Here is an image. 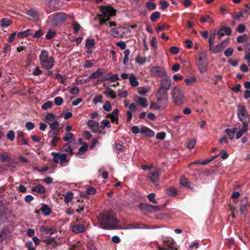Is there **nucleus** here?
<instances>
[{
  "instance_id": "3",
  "label": "nucleus",
  "mask_w": 250,
  "mask_h": 250,
  "mask_svg": "<svg viewBox=\"0 0 250 250\" xmlns=\"http://www.w3.org/2000/svg\"><path fill=\"white\" fill-rule=\"evenodd\" d=\"M100 10L102 14L99 15L100 25L107 24L110 17L114 16L116 14V10L110 6H102Z\"/></svg>"
},
{
  "instance_id": "17",
  "label": "nucleus",
  "mask_w": 250,
  "mask_h": 250,
  "mask_svg": "<svg viewBox=\"0 0 250 250\" xmlns=\"http://www.w3.org/2000/svg\"><path fill=\"white\" fill-rule=\"evenodd\" d=\"M208 65V61L204 62H198L197 66L200 72L201 73L206 72L207 71Z\"/></svg>"
},
{
  "instance_id": "4",
  "label": "nucleus",
  "mask_w": 250,
  "mask_h": 250,
  "mask_svg": "<svg viewBox=\"0 0 250 250\" xmlns=\"http://www.w3.org/2000/svg\"><path fill=\"white\" fill-rule=\"evenodd\" d=\"M168 91L159 87L157 90L156 94L157 101L158 102H162L164 106L163 108H165L168 104Z\"/></svg>"
},
{
  "instance_id": "18",
  "label": "nucleus",
  "mask_w": 250,
  "mask_h": 250,
  "mask_svg": "<svg viewBox=\"0 0 250 250\" xmlns=\"http://www.w3.org/2000/svg\"><path fill=\"white\" fill-rule=\"evenodd\" d=\"M72 230L76 233L84 232L86 230L85 227L80 224H75L72 227Z\"/></svg>"
},
{
  "instance_id": "12",
  "label": "nucleus",
  "mask_w": 250,
  "mask_h": 250,
  "mask_svg": "<svg viewBox=\"0 0 250 250\" xmlns=\"http://www.w3.org/2000/svg\"><path fill=\"white\" fill-rule=\"evenodd\" d=\"M171 85V79L166 75L165 77L161 81L160 87L161 88L168 90Z\"/></svg>"
},
{
  "instance_id": "62",
  "label": "nucleus",
  "mask_w": 250,
  "mask_h": 250,
  "mask_svg": "<svg viewBox=\"0 0 250 250\" xmlns=\"http://www.w3.org/2000/svg\"><path fill=\"white\" fill-rule=\"evenodd\" d=\"M158 250H177V249L172 244H170L167 248L159 247Z\"/></svg>"
},
{
  "instance_id": "8",
  "label": "nucleus",
  "mask_w": 250,
  "mask_h": 250,
  "mask_svg": "<svg viewBox=\"0 0 250 250\" xmlns=\"http://www.w3.org/2000/svg\"><path fill=\"white\" fill-rule=\"evenodd\" d=\"M150 73L152 75L156 77L162 78L166 75V72L164 69L159 66L152 67L150 69Z\"/></svg>"
},
{
  "instance_id": "7",
  "label": "nucleus",
  "mask_w": 250,
  "mask_h": 250,
  "mask_svg": "<svg viewBox=\"0 0 250 250\" xmlns=\"http://www.w3.org/2000/svg\"><path fill=\"white\" fill-rule=\"evenodd\" d=\"M237 115L239 120L241 122H249L250 115L244 105L241 106L240 108L238 109Z\"/></svg>"
},
{
  "instance_id": "37",
  "label": "nucleus",
  "mask_w": 250,
  "mask_h": 250,
  "mask_svg": "<svg viewBox=\"0 0 250 250\" xmlns=\"http://www.w3.org/2000/svg\"><path fill=\"white\" fill-rule=\"evenodd\" d=\"M11 158L10 156L6 152H3L0 155V160L3 163L7 162Z\"/></svg>"
},
{
  "instance_id": "19",
  "label": "nucleus",
  "mask_w": 250,
  "mask_h": 250,
  "mask_svg": "<svg viewBox=\"0 0 250 250\" xmlns=\"http://www.w3.org/2000/svg\"><path fill=\"white\" fill-rule=\"evenodd\" d=\"M118 112L119 110L116 108L114 109L113 112L111 113L108 114L106 115V117L110 118L111 120L112 123L117 122L118 120Z\"/></svg>"
},
{
  "instance_id": "54",
  "label": "nucleus",
  "mask_w": 250,
  "mask_h": 250,
  "mask_svg": "<svg viewBox=\"0 0 250 250\" xmlns=\"http://www.w3.org/2000/svg\"><path fill=\"white\" fill-rule=\"evenodd\" d=\"M243 123V126L241 127V128L240 129V131H241L243 133L247 132L248 130V125H249V122H242Z\"/></svg>"
},
{
  "instance_id": "38",
  "label": "nucleus",
  "mask_w": 250,
  "mask_h": 250,
  "mask_svg": "<svg viewBox=\"0 0 250 250\" xmlns=\"http://www.w3.org/2000/svg\"><path fill=\"white\" fill-rule=\"evenodd\" d=\"M161 14L158 11L152 13L150 17V19L152 22H155L157 20L160 18Z\"/></svg>"
},
{
  "instance_id": "2",
  "label": "nucleus",
  "mask_w": 250,
  "mask_h": 250,
  "mask_svg": "<svg viewBox=\"0 0 250 250\" xmlns=\"http://www.w3.org/2000/svg\"><path fill=\"white\" fill-rule=\"evenodd\" d=\"M39 60L41 67L47 70L51 69L54 66V58L49 56V52L45 49L41 51L39 55Z\"/></svg>"
},
{
  "instance_id": "33",
  "label": "nucleus",
  "mask_w": 250,
  "mask_h": 250,
  "mask_svg": "<svg viewBox=\"0 0 250 250\" xmlns=\"http://www.w3.org/2000/svg\"><path fill=\"white\" fill-rule=\"evenodd\" d=\"M88 146L87 144L86 143H84L79 148V152L77 153V155L79 156V157L81 158H83L84 157L83 156H81L82 154L81 152H85L87 150L88 148Z\"/></svg>"
},
{
  "instance_id": "21",
  "label": "nucleus",
  "mask_w": 250,
  "mask_h": 250,
  "mask_svg": "<svg viewBox=\"0 0 250 250\" xmlns=\"http://www.w3.org/2000/svg\"><path fill=\"white\" fill-rule=\"evenodd\" d=\"M141 133L146 134V135L149 137H152L155 135L154 132L152 130L146 126L142 127L141 129Z\"/></svg>"
},
{
  "instance_id": "52",
  "label": "nucleus",
  "mask_w": 250,
  "mask_h": 250,
  "mask_svg": "<svg viewBox=\"0 0 250 250\" xmlns=\"http://www.w3.org/2000/svg\"><path fill=\"white\" fill-rule=\"evenodd\" d=\"M233 51L234 50L232 48H228L224 51V55L227 57H230L232 55Z\"/></svg>"
},
{
  "instance_id": "50",
  "label": "nucleus",
  "mask_w": 250,
  "mask_h": 250,
  "mask_svg": "<svg viewBox=\"0 0 250 250\" xmlns=\"http://www.w3.org/2000/svg\"><path fill=\"white\" fill-rule=\"evenodd\" d=\"M56 32L54 31L49 30L45 35V38L47 40H50L54 36Z\"/></svg>"
},
{
  "instance_id": "45",
  "label": "nucleus",
  "mask_w": 250,
  "mask_h": 250,
  "mask_svg": "<svg viewBox=\"0 0 250 250\" xmlns=\"http://www.w3.org/2000/svg\"><path fill=\"white\" fill-rule=\"evenodd\" d=\"M247 39L248 35L245 34L243 35L239 36L237 38V42L239 43H243L246 42Z\"/></svg>"
},
{
  "instance_id": "23",
  "label": "nucleus",
  "mask_w": 250,
  "mask_h": 250,
  "mask_svg": "<svg viewBox=\"0 0 250 250\" xmlns=\"http://www.w3.org/2000/svg\"><path fill=\"white\" fill-rule=\"evenodd\" d=\"M40 210L44 216H48L51 213V208L46 204H42Z\"/></svg>"
},
{
  "instance_id": "47",
  "label": "nucleus",
  "mask_w": 250,
  "mask_h": 250,
  "mask_svg": "<svg viewBox=\"0 0 250 250\" xmlns=\"http://www.w3.org/2000/svg\"><path fill=\"white\" fill-rule=\"evenodd\" d=\"M103 108L104 109V110H105L106 111L109 112V111H111L112 108H111V104L109 102V101H106L104 103V104L103 105Z\"/></svg>"
},
{
  "instance_id": "49",
  "label": "nucleus",
  "mask_w": 250,
  "mask_h": 250,
  "mask_svg": "<svg viewBox=\"0 0 250 250\" xmlns=\"http://www.w3.org/2000/svg\"><path fill=\"white\" fill-rule=\"evenodd\" d=\"M105 127L107 128L111 127V125L110 124V122L107 120H103L101 123V125H100V127L102 128V129Z\"/></svg>"
},
{
  "instance_id": "59",
  "label": "nucleus",
  "mask_w": 250,
  "mask_h": 250,
  "mask_svg": "<svg viewBox=\"0 0 250 250\" xmlns=\"http://www.w3.org/2000/svg\"><path fill=\"white\" fill-rule=\"evenodd\" d=\"M63 103V99L61 97L58 96L55 98L54 103L57 105H61Z\"/></svg>"
},
{
  "instance_id": "28",
  "label": "nucleus",
  "mask_w": 250,
  "mask_h": 250,
  "mask_svg": "<svg viewBox=\"0 0 250 250\" xmlns=\"http://www.w3.org/2000/svg\"><path fill=\"white\" fill-rule=\"evenodd\" d=\"M12 23V21L7 18H4L0 20V25L1 27H7Z\"/></svg>"
},
{
  "instance_id": "15",
  "label": "nucleus",
  "mask_w": 250,
  "mask_h": 250,
  "mask_svg": "<svg viewBox=\"0 0 250 250\" xmlns=\"http://www.w3.org/2000/svg\"><path fill=\"white\" fill-rule=\"evenodd\" d=\"M249 198L247 196H245L242 199L240 208V211L241 214L244 213L247 211V208L249 205Z\"/></svg>"
},
{
  "instance_id": "25",
  "label": "nucleus",
  "mask_w": 250,
  "mask_h": 250,
  "mask_svg": "<svg viewBox=\"0 0 250 250\" xmlns=\"http://www.w3.org/2000/svg\"><path fill=\"white\" fill-rule=\"evenodd\" d=\"M60 156V162L59 164L62 166H66L68 162V160L66 159L67 154L66 153H62L61 154H59Z\"/></svg>"
},
{
  "instance_id": "39",
  "label": "nucleus",
  "mask_w": 250,
  "mask_h": 250,
  "mask_svg": "<svg viewBox=\"0 0 250 250\" xmlns=\"http://www.w3.org/2000/svg\"><path fill=\"white\" fill-rule=\"evenodd\" d=\"M156 4L154 2L148 1L146 3V9L149 11L154 10L156 8Z\"/></svg>"
},
{
  "instance_id": "26",
  "label": "nucleus",
  "mask_w": 250,
  "mask_h": 250,
  "mask_svg": "<svg viewBox=\"0 0 250 250\" xmlns=\"http://www.w3.org/2000/svg\"><path fill=\"white\" fill-rule=\"evenodd\" d=\"M209 50L213 53L216 54L222 51L223 48L219 44L213 46V45H208Z\"/></svg>"
},
{
  "instance_id": "31",
  "label": "nucleus",
  "mask_w": 250,
  "mask_h": 250,
  "mask_svg": "<svg viewBox=\"0 0 250 250\" xmlns=\"http://www.w3.org/2000/svg\"><path fill=\"white\" fill-rule=\"evenodd\" d=\"M115 148L116 150L119 151H122L124 150L125 146L124 143L122 141L118 140L114 144Z\"/></svg>"
},
{
  "instance_id": "13",
  "label": "nucleus",
  "mask_w": 250,
  "mask_h": 250,
  "mask_svg": "<svg viewBox=\"0 0 250 250\" xmlns=\"http://www.w3.org/2000/svg\"><path fill=\"white\" fill-rule=\"evenodd\" d=\"M140 208L143 210H146L149 212L159 210L160 209L159 206H152L147 204H141L140 205Z\"/></svg>"
},
{
  "instance_id": "14",
  "label": "nucleus",
  "mask_w": 250,
  "mask_h": 250,
  "mask_svg": "<svg viewBox=\"0 0 250 250\" xmlns=\"http://www.w3.org/2000/svg\"><path fill=\"white\" fill-rule=\"evenodd\" d=\"M119 79L118 74H113L111 72L107 73L103 77L102 81H108L110 82H113Z\"/></svg>"
},
{
  "instance_id": "61",
  "label": "nucleus",
  "mask_w": 250,
  "mask_h": 250,
  "mask_svg": "<svg viewBox=\"0 0 250 250\" xmlns=\"http://www.w3.org/2000/svg\"><path fill=\"white\" fill-rule=\"evenodd\" d=\"M147 197L149 199V201L153 204H157V202L155 199V194L154 193H151L147 195Z\"/></svg>"
},
{
  "instance_id": "35",
  "label": "nucleus",
  "mask_w": 250,
  "mask_h": 250,
  "mask_svg": "<svg viewBox=\"0 0 250 250\" xmlns=\"http://www.w3.org/2000/svg\"><path fill=\"white\" fill-rule=\"evenodd\" d=\"M104 93L106 96H110L112 99L116 98L115 92L109 88H107V89L104 92Z\"/></svg>"
},
{
  "instance_id": "24",
  "label": "nucleus",
  "mask_w": 250,
  "mask_h": 250,
  "mask_svg": "<svg viewBox=\"0 0 250 250\" xmlns=\"http://www.w3.org/2000/svg\"><path fill=\"white\" fill-rule=\"evenodd\" d=\"M19 165V163L16 161L14 159L11 158L8 162L7 164L5 165V167L14 168H16Z\"/></svg>"
},
{
  "instance_id": "48",
  "label": "nucleus",
  "mask_w": 250,
  "mask_h": 250,
  "mask_svg": "<svg viewBox=\"0 0 250 250\" xmlns=\"http://www.w3.org/2000/svg\"><path fill=\"white\" fill-rule=\"evenodd\" d=\"M42 32L41 30L39 29L34 33L33 32V34L31 35L33 38L38 39L41 37L42 36Z\"/></svg>"
},
{
  "instance_id": "30",
  "label": "nucleus",
  "mask_w": 250,
  "mask_h": 250,
  "mask_svg": "<svg viewBox=\"0 0 250 250\" xmlns=\"http://www.w3.org/2000/svg\"><path fill=\"white\" fill-rule=\"evenodd\" d=\"M129 81L131 85L133 87H137L139 83L137 81V77L133 74H131L129 77Z\"/></svg>"
},
{
  "instance_id": "42",
  "label": "nucleus",
  "mask_w": 250,
  "mask_h": 250,
  "mask_svg": "<svg viewBox=\"0 0 250 250\" xmlns=\"http://www.w3.org/2000/svg\"><path fill=\"white\" fill-rule=\"evenodd\" d=\"M216 34V33L215 30H213L210 33L208 40V45H213L214 41L215 39Z\"/></svg>"
},
{
  "instance_id": "6",
  "label": "nucleus",
  "mask_w": 250,
  "mask_h": 250,
  "mask_svg": "<svg viewBox=\"0 0 250 250\" xmlns=\"http://www.w3.org/2000/svg\"><path fill=\"white\" fill-rule=\"evenodd\" d=\"M52 16V21L55 25H58L60 23L64 22L67 18V15L62 12L56 13Z\"/></svg>"
},
{
  "instance_id": "27",
  "label": "nucleus",
  "mask_w": 250,
  "mask_h": 250,
  "mask_svg": "<svg viewBox=\"0 0 250 250\" xmlns=\"http://www.w3.org/2000/svg\"><path fill=\"white\" fill-rule=\"evenodd\" d=\"M237 130V127H233L231 129L227 128L225 130V132L228 134L229 139L232 140L234 137L235 134L236 133Z\"/></svg>"
},
{
  "instance_id": "1",
  "label": "nucleus",
  "mask_w": 250,
  "mask_h": 250,
  "mask_svg": "<svg viewBox=\"0 0 250 250\" xmlns=\"http://www.w3.org/2000/svg\"><path fill=\"white\" fill-rule=\"evenodd\" d=\"M101 228L104 229H114L117 228L118 220L111 211L102 212L99 218Z\"/></svg>"
},
{
  "instance_id": "41",
  "label": "nucleus",
  "mask_w": 250,
  "mask_h": 250,
  "mask_svg": "<svg viewBox=\"0 0 250 250\" xmlns=\"http://www.w3.org/2000/svg\"><path fill=\"white\" fill-rule=\"evenodd\" d=\"M27 14L28 16L32 17L35 20L39 19V15L38 12L33 9L29 10Z\"/></svg>"
},
{
  "instance_id": "53",
  "label": "nucleus",
  "mask_w": 250,
  "mask_h": 250,
  "mask_svg": "<svg viewBox=\"0 0 250 250\" xmlns=\"http://www.w3.org/2000/svg\"><path fill=\"white\" fill-rule=\"evenodd\" d=\"M25 126L28 130H31L35 128V125L34 123L29 121L25 123Z\"/></svg>"
},
{
  "instance_id": "22",
  "label": "nucleus",
  "mask_w": 250,
  "mask_h": 250,
  "mask_svg": "<svg viewBox=\"0 0 250 250\" xmlns=\"http://www.w3.org/2000/svg\"><path fill=\"white\" fill-rule=\"evenodd\" d=\"M32 29H27L25 31L20 32L17 34V37L20 38H23L31 36L33 34Z\"/></svg>"
},
{
  "instance_id": "32",
  "label": "nucleus",
  "mask_w": 250,
  "mask_h": 250,
  "mask_svg": "<svg viewBox=\"0 0 250 250\" xmlns=\"http://www.w3.org/2000/svg\"><path fill=\"white\" fill-rule=\"evenodd\" d=\"M73 198V193L71 191H68L64 195V201L65 203L68 204L71 202Z\"/></svg>"
},
{
  "instance_id": "57",
  "label": "nucleus",
  "mask_w": 250,
  "mask_h": 250,
  "mask_svg": "<svg viewBox=\"0 0 250 250\" xmlns=\"http://www.w3.org/2000/svg\"><path fill=\"white\" fill-rule=\"evenodd\" d=\"M59 154H61V153L57 152H52L51 155L53 156V161L55 163H58L59 161H60V156Z\"/></svg>"
},
{
  "instance_id": "58",
  "label": "nucleus",
  "mask_w": 250,
  "mask_h": 250,
  "mask_svg": "<svg viewBox=\"0 0 250 250\" xmlns=\"http://www.w3.org/2000/svg\"><path fill=\"white\" fill-rule=\"evenodd\" d=\"M55 78L59 80L61 83L63 84L65 83L66 81L65 78H64L62 75L59 73L56 74Z\"/></svg>"
},
{
  "instance_id": "5",
  "label": "nucleus",
  "mask_w": 250,
  "mask_h": 250,
  "mask_svg": "<svg viewBox=\"0 0 250 250\" xmlns=\"http://www.w3.org/2000/svg\"><path fill=\"white\" fill-rule=\"evenodd\" d=\"M172 96L174 103L177 105L182 104L184 98L183 91L179 87H174Z\"/></svg>"
},
{
  "instance_id": "63",
  "label": "nucleus",
  "mask_w": 250,
  "mask_h": 250,
  "mask_svg": "<svg viewBox=\"0 0 250 250\" xmlns=\"http://www.w3.org/2000/svg\"><path fill=\"white\" fill-rule=\"evenodd\" d=\"M73 134L70 132H67L65 135L63 137V141L65 142L69 141L70 139H72Z\"/></svg>"
},
{
  "instance_id": "44",
  "label": "nucleus",
  "mask_w": 250,
  "mask_h": 250,
  "mask_svg": "<svg viewBox=\"0 0 250 250\" xmlns=\"http://www.w3.org/2000/svg\"><path fill=\"white\" fill-rule=\"evenodd\" d=\"M167 193L170 196L174 197L176 196L178 193L177 190L175 188L172 187H170L167 189Z\"/></svg>"
},
{
  "instance_id": "51",
  "label": "nucleus",
  "mask_w": 250,
  "mask_h": 250,
  "mask_svg": "<svg viewBox=\"0 0 250 250\" xmlns=\"http://www.w3.org/2000/svg\"><path fill=\"white\" fill-rule=\"evenodd\" d=\"M72 26L74 30V33H77L80 29V25L79 23L76 21L72 22Z\"/></svg>"
},
{
  "instance_id": "56",
  "label": "nucleus",
  "mask_w": 250,
  "mask_h": 250,
  "mask_svg": "<svg viewBox=\"0 0 250 250\" xmlns=\"http://www.w3.org/2000/svg\"><path fill=\"white\" fill-rule=\"evenodd\" d=\"M196 81L195 77H193L190 79H186L185 80V83L187 85H190L192 83H195Z\"/></svg>"
},
{
  "instance_id": "46",
  "label": "nucleus",
  "mask_w": 250,
  "mask_h": 250,
  "mask_svg": "<svg viewBox=\"0 0 250 250\" xmlns=\"http://www.w3.org/2000/svg\"><path fill=\"white\" fill-rule=\"evenodd\" d=\"M15 137V134L14 131L10 130L8 131V133L6 134L7 139L10 141H14Z\"/></svg>"
},
{
  "instance_id": "16",
  "label": "nucleus",
  "mask_w": 250,
  "mask_h": 250,
  "mask_svg": "<svg viewBox=\"0 0 250 250\" xmlns=\"http://www.w3.org/2000/svg\"><path fill=\"white\" fill-rule=\"evenodd\" d=\"M104 73L105 70L104 68H99L95 72L92 73L88 77V79H97Z\"/></svg>"
},
{
  "instance_id": "60",
  "label": "nucleus",
  "mask_w": 250,
  "mask_h": 250,
  "mask_svg": "<svg viewBox=\"0 0 250 250\" xmlns=\"http://www.w3.org/2000/svg\"><path fill=\"white\" fill-rule=\"evenodd\" d=\"M166 136V134L165 132H159L156 134V139L157 140H164Z\"/></svg>"
},
{
  "instance_id": "64",
  "label": "nucleus",
  "mask_w": 250,
  "mask_h": 250,
  "mask_svg": "<svg viewBox=\"0 0 250 250\" xmlns=\"http://www.w3.org/2000/svg\"><path fill=\"white\" fill-rule=\"evenodd\" d=\"M160 4L161 5V9L162 11L166 10L168 6V3L166 1H161Z\"/></svg>"
},
{
  "instance_id": "10",
  "label": "nucleus",
  "mask_w": 250,
  "mask_h": 250,
  "mask_svg": "<svg viewBox=\"0 0 250 250\" xmlns=\"http://www.w3.org/2000/svg\"><path fill=\"white\" fill-rule=\"evenodd\" d=\"M87 125L91 129L92 132L94 133H102V131L100 129L101 127L99 122L93 120H89L87 122Z\"/></svg>"
},
{
  "instance_id": "11",
  "label": "nucleus",
  "mask_w": 250,
  "mask_h": 250,
  "mask_svg": "<svg viewBox=\"0 0 250 250\" xmlns=\"http://www.w3.org/2000/svg\"><path fill=\"white\" fill-rule=\"evenodd\" d=\"M232 30L229 27L222 26L217 33L218 39H221L225 35H230L232 34Z\"/></svg>"
},
{
  "instance_id": "34",
  "label": "nucleus",
  "mask_w": 250,
  "mask_h": 250,
  "mask_svg": "<svg viewBox=\"0 0 250 250\" xmlns=\"http://www.w3.org/2000/svg\"><path fill=\"white\" fill-rule=\"evenodd\" d=\"M248 12L247 10L241 11L238 13H235V15L232 16V18L235 20H239L240 18L244 17L245 14H248Z\"/></svg>"
},
{
  "instance_id": "55",
  "label": "nucleus",
  "mask_w": 250,
  "mask_h": 250,
  "mask_svg": "<svg viewBox=\"0 0 250 250\" xmlns=\"http://www.w3.org/2000/svg\"><path fill=\"white\" fill-rule=\"evenodd\" d=\"M53 105V103L52 102L48 101L45 103L42 106V108L43 110H46L48 108H51Z\"/></svg>"
},
{
  "instance_id": "43",
  "label": "nucleus",
  "mask_w": 250,
  "mask_h": 250,
  "mask_svg": "<svg viewBox=\"0 0 250 250\" xmlns=\"http://www.w3.org/2000/svg\"><path fill=\"white\" fill-rule=\"evenodd\" d=\"M95 41L94 39H87L85 42V47L86 48H92L94 47Z\"/></svg>"
},
{
  "instance_id": "29",
  "label": "nucleus",
  "mask_w": 250,
  "mask_h": 250,
  "mask_svg": "<svg viewBox=\"0 0 250 250\" xmlns=\"http://www.w3.org/2000/svg\"><path fill=\"white\" fill-rule=\"evenodd\" d=\"M32 190L33 192H36L39 193H43L45 191L44 187L40 184L33 187Z\"/></svg>"
},
{
  "instance_id": "40",
  "label": "nucleus",
  "mask_w": 250,
  "mask_h": 250,
  "mask_svg": "<svg viewBox=\"0 0 250 250\" xmlns=\"http://www.w3.org/2000/svg\"><path fill=\"white\" fill-rule=\"evenodd\" d=\"M180 183L182 186H186L189 188H190V183L188 181V179L184 176H182L180 178Z\"/></svg>"
},
{
  "instance_id": "36",
  "label": "nucleus",
  "mask_w": 250,
  "mask_h": 250,
  "mask_svg": "<svg viewBox=\"0 0 250 250\" xmlns=\"http://www.w3.org/2000/svg\"><path fill=\"white\" fill-rule=\"evenodd\" d=\"M137 102L139 104L144 108L146 107L148 105L147 101L145 98L139 97Z\"/></svg>"
},
{
  "instance_id": "9",
  "label": "nucleus",
  "mask_w": 250,
  "mask_h": 250,
  "mask_svg": "<svg viewBox=\"0 0 250 250\" xmlns=\"http://www.w3.org/2000/svg\"><path fill=\"white\" fill-rule=\"evenodd\" d=\"M161 173L160 169H156L153 171H151L149 173L148 179L153 184H157Z\"/></svg>"
},
{
  "instance_id": "20",
  "label": "nucleus",
  "mask_w": 250,
  "mask_h": 250,
  "mask_svg": "<svg viewBox=\"0 0 250 250\" xmlns=\"http://www.w3.org/2000/svg\"><path fill=\"white\" fill-rule=\"evenodd\" d=\"M57 229L55 227L49 228L47 226H42L40 230L42 232H44L45 234H52L56 232Z\"/></svg>"
}]
</instances>
